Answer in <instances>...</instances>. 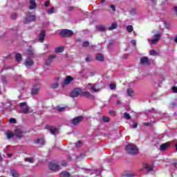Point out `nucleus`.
I'll list each match as a JSON object with an SVG mask.
<instances>
[{"instance_id":"nucleus-32","label":"nucleus","mask_w":177,"mask_h":177,"mask_svg":"<svg viewBox=\"0 0 177 177\" xmlns=\"http://www.w3.org/2000/svg\"><path fill=\"white\" fill-rule=\"evenodd\" d=\"M25 161H26L27 162H30V164H32L35 162V160L32 158H26Z\"/></svg>"},{"instance_id":"nucleus-29","label":"nucleus","mask_w":177,"mask_h":177,"mask_svg":"<svg viewBox=\"0 0 177 177\" xmlns=\"http://www.w3.org/2000/svg\"><path fill=\"white\" fill-rule=\"evenodd\" d=\"M36 143H38L39 145H41L44 146L45 145V140L44 138H39L37 139Z\"/></svg>"},{"instance_id":"nucleus-38","label":"nucleus","mask_w":177,"mask_h":177,"mask_svg":"<svg viewBox=\"0 0 177 177\" xmlns=\"http://www.w3.org/2000/svg\"><path fill=\"white\" fill-rule=\"evenodd\" d=\"M1 81L3 85H8V80H6V77H5V76H1Z\"/></svg>"},{"instance_id":"nucleus-18","label":"nucleus","mask_w":177,"mask_h":177,"mask_svg":"<svg viewBox=\"0 0 177 177\" xmlns=\"http://www.w3.org/2000/svg\"><path fill=\"white\" fill-rule=\"evenodd\" d=\"M170 145L171 144L169 142H166L165 144H162L160 145V151H165V150L169 148Z\"/></svg>"},{"instance_id":"nucleus-53","label":"nucleus","mask_w":177,"mask_h":177,"mask_svg":"<svg viewBox=\"0 0 177 177\" xmlns=\"http://www.w3.org/2000/svg\"><path fill=\"white\" fill-rule=\"evenodd\" d=\"M110 115H115V111H109Z\"/></svg>"},{"instance_id":"nucleus-54","label":"nucleus","mask_w":177,"mask_h":177,"mask_svg":"<svg viewBox=\"0 0 177 177\" xmlns=\"http://www.w3.org/2000/svg\"><path fill=\"white\" fill-rule=\"evenodd\" d=\"M165 26L166 28H167V30H169V24H168V22H165Z\"/></svg>"},{"instance_id":"nucleus-49","label":"nucleus","mask_w":177,"mask_h":177,"mask_svg":"<svg viewBox=\"0 0 177 177\" xmlns=\"http://www.w3.org/2000/svg\"><path fill=\"white\" fill-rule=\"evenodd\" d=\"M131 44H132V45H133L134 46H136V40L132 39L131 41Z\"/></svg>"},{"instance_id":"nucleus-44","label":"nucleus","mask_w":177,"mask_h":177,"mask_svg":"<svg viewBox=\"0 0 177 177\" xmlns=\"http://www.w3.org/2000/svg\"><path fill=\"white\" fill-rule=\"evenodd\" d=\"M83 46L84 48H86V47L89 46V41H84V42H83Z\"/></svg>"},{"instance_id":"nucleus-3","label":"nucleus","mask_w":177,"mask_h":177,"mask_svg":"<svg viewBox=\"0 0 177 177\" xmlns=\"http://www.w3.org/2000/svg\"><path fill=\"white\" fill-rule=\"evenodd\" d=\"M37 17H35V15L31 14V12H28L26 18L24 21V24H28V23H31V21H35Z\"/></svg>"},{"instance_id":"nucleus-22","label":"nucleus","mask_w":177,"mask_h":177,"mask_svg":"<svg viewBox=\"0 0 177 177\" xmlns=\"http://www.w3.org/2000/svg\"><path fill=\"white\" fill-rule=\"evenodd\" d=\"M55 52L56 53H62V52H64V47H63V46H59V47H58V48H56L55 49Z\"/></svg>"},{"instance_id":"nucleus-43","label":"nucleus","mask_w":177,"mask_h":177,"mask_svg":"<svg viewBox=\"0 0 177 177\" xmlns=\"http://www.w3.org/2000/svg\"><path fill=\"white\" fill-rule=\"evenodd\" d=\"M76 147H81L82 146V142L81 141H78L76 145Z\"/></svg>"},{"instance_id":"nucleus-17","label":"nucleus","mask_w":177,"mask_h":177,"mask_svg":"<svg viewBox=\"0 0 177 177\" xmlns=\"http://www.w3.org/2000/svg\"><path fill=\"white\" fill-rule=\"evenodd\" d=\"M30 10H34V9H37V3H35V0H30Z\"/></svg>"},{"instance_id":"nucleus-6","label":"nucleus","mask_w":177,"mask_h":177,"mask_svg":"<svg viewBox=\"0 0 177 177\" xmlns=\"http://www.w3.org/2000/svg\"><path fill=\"white\" fill-rule=\"evenodd\" d=\"M73 34V31L67 29L62 30L59 32V35H61L62 37H72Z\"/></svg>"},{"instance_id":"nucleus-31","label":"nucleus","mask_w":177,"mask_h":177,"mask_svg":"<svg viewBox=\"0 0 177 177\" xmlns=\"http://www.w3.org/2000/svg\"><path fill=\"white\" fill-rule=\"evenodd\" d=\"M27 55L28 56H34V50H32V48H29L28 50H27Z\"/></svg>"},{"instance_id":"nucleus-37","label":"nucleus","mask_w":177,"mask_h":177,"mask_svg":"<svg viewBox=\"0 0 177 177\" xmlns=\"http://www.w3.org/2000/svg\"><path fill=\"white\" fill-rule=\"evenodd\" d=\"M48 15H53V13H55V8L53 7L50 9L47 10Z\"/></svg>"},{"instance_id":"nucleus-9","label":"nucleus","mask_w":177,"mask_h":177,"mask_svg":"<svg viewBox=\"0 0 177 177\" xmlns=\"http://www.w3.org/2000/svg\"><path fill=\"white\" fill-rule=\"evenodd\" d=\"M141 171H145L147 174H149V172H151V171H153V166L148 165L147 163H144Z\"/></svg>"},{"instance_id":"nucleus-57","label":"nucleus","mask_w":177,"mask_h":177,"mask_svg":"<svg viewBox=\"0 0 177 177\" xmlns=\"http://www.w3.org/2000/svg\"><path fill=\"white\" fill-rule=\"evenodd\" d=\"M68 10V12H71L72 10H74V7H71V6L69 7Z\"/></svg>"},{"instance_id":"nucleus-8","label":"nucleus","mask_w":177,"mask_h":177,"mask_svg":"<svg viewBox=\"0 0 177 177\" xmlns=\"http://www.w3.org/2000/svg\"><path fill=\"white\" fill-rule=\"evenodd\" d=\"M39 89H41V85L39 84L34 85L31 90V95L32 96H35V95H38L39 92Z\"/></svg>"},{"instance_id":"nucleus-62","label":"nucleus","mask_w":177,"mask_h":177,"mask_svg":"<svg viewBox=\"0 0 177 177\" xmlns=\"http://www.w3.org/2000/svg\"><path fill=\"white\" fill-rule=\"evenodd\" d=\"M174 10L175 13H176V15H177V7H174Z\"/></svg>"},{"instance_id":"nucleus-36","label":"nucleus","mask_w":177,"mask_h":177,"mask_svg":"<svg viewBox=\"0 0 177 177\" xmlns=\"http://www.w3.org/2000/svg\"><path fill=\"white\" fill-rule=\"evenodd\" d=\"M51 88L53 89H57V88H59V83L56 82V83H53L51 84Z\"/></svg>"},{"instance_id":"nucleus-4","label":"nucleus","mask_w":177,"mask_h":177,"mask_svg":"<svg viewBox=\"0 0 177 177\" xmlns=\"http://www.w3.org/2000/svg\"><path fill=\"white\" fill-rule=\"evenodd\" d=\"M48 168L50 171H59L60 169V166L59 165V162L53 161L49 163Z\"/></svg>"},{"instance_id":"nucleus-52","label":"nucleus","mask_w":177,"mask_h":177,"mask_svg":"<svg viewBox=\"0 0 177 177\" xmlns=\"http://www.w3.org/2000/svg\"><path fill=\"white\" fill-rule=\"evenodd\" d=\"M172 91L174 93H177V87L176 86H173L172 87Z\"/></svg>"},{"instance_id":"nucleus-23","label":"nucleus","mask_w":177,"mask_h":177,"mask_svg":"<svg viewBox=\"0 0 177 177\" xmlns=\"http://www.w3.org/2000/svg\"><path fill=\"white\" fill-rule=\"evenodd\" d=\"M10 175L12 177H19V176H20V174H19V172H17V171H16V170H11L10 171Z\"/></svg>"},{"instance_id":"nucleus-24","label":"nucleus","mask_w":177,"mask_h":177,"mask_svg":"<svg viewBox=\"0 0 177 177\" xmlns=\"http://www.w3.org/2000/svg\"><path fill=\"white\" fill-rule=\"evenodd\" d=\"M117 23L114 22L108 28V30H109V31H113V30H115V28H117Z\"/></svg>"},{"instance_id":"nucleus-61","label":"nucleus","mask_w":177,"mask_h":177,"mask_svg":"<svg viewBox=\"0 0 177 177\" xmlns=\"http://www.w3.org/2000/svg\"><path fill=\"white\" fill-rule=\"evenodd\" d=\"M171 106H172V107H176V103H175V102L171 103Z\"/></svg>"},{"instance_id":"nucleus-42","label":"nucleus","mask_w":177,"mask_h":177,"mask_svg":"<svg viewBox=\"0 0 177 177\" xmlns=\"http://www.w3.org/2000/svg\"><path fill=\"white\" fill-rule=\"evenodd\" d=\"M17 17V14L16 12H13L12 15H11V19H15Z\"/></svg>"},{"instance_id":"nucleus-51","label":"nucleus","mask_w":177,"mask_h":177,"mask_svg":"<svg viewBox=\"0 0 177 177\" xmlns=\"http://www.w3.org/2000/svg\"><path fill=\"white\" fill-rule=\"evenodd\" d=\"M110 8H111V9H112L113 12H115V6L111 5Z\"/></svg>"},{"instance_id":"nucleus-27","label":"nucleus","mask_w":177,"mask_h":177,"mask_svg":"<svg viewBox=\"0 0 177 177\" xmlns=\"http://www.w3.org/2000/svg\"><path fill=\"white\" fill-rule=\"evenodd\" d=\"M60 177H70V173L67 172V171H62L60 174H59Z\"/></svg>"},{"instance_id":"nucleus-30","label":"nucleus","mask_w":177,"mask_h":177,"mask_svg":"<svg viewBox=\"0 0 177 177\" xmlns=\"http://www.w3.org/2000/svg\"><path fill=\"white\" fill-rule=\"evenodd\" d=\"M127 95L128 96H133L135 95V93L133 92V90L132 88L127 89Z\"/></svg>"},{"instance_id":"nucleus-15","label":"nucleus","mask_w":177,"mask_h":177,"mask_svg":"<svg viewBox=\"0 0 177 177\" xmlns=\"http://www.w3.org/2000/svg\"><path fill=\"white\" fill-rule=\"evenodd\" d=\"M88 86L87 88V89H88V91H91V92H99L100 91V89L97 88L96 86H95V85L89 83Z\"/></svg>"},{"instance_id":"nucleus-35","label":"nucleus","mask_w":177,"mask_h":177,"mask_svg":"<svg viewBox=\"0 0 177 177\" xmlns=\"http://www.w3.org/2000/svg\"><path fill=\"white\" fill-rule=\"evenodd\" d=\"M83 96H85L86 97H93V95H91V94L88 91L84 92Z\"/></svg>"},{"instance_id":"nucleus-46","label":"nucleus","mask_w":177,"mask_h":177,"mask_svg":"<svg viewBox=\"0 0 177 177\" xmlns=\"http://www.w3.org/2000/svg\"><path fill=\"white\" fill-rule=\"evenodd\" d=\"M9 122L12 124H16V119L15 118H10Z\"/></svg>"},{"instance_id":"nucleus-63","label":"nucleus","mask_w":177,"mask_h":177,"mask_svg":"<svg viewBox=\"0 0 177 177\" xmlns=\"http://www.w3.org/2000/svg\"><path fill=\"white\" fill-rule=\"evenodd\" d=\"M145 125H146L147 127H149V125H150V123L149 122L145 123Z\"/></svg>"},{"instance_id":"nucleus-5","label":"nucleus","mask_w":177,"mask_h":177,"mask_svg":"<svg viewBox=\"0 0 177 177\" xmlns=\"http://www.w3.org/2000/svg\"><path fill=\"white\" fill-rule=\"evenodd\" d=\"M152 39H148L147 41L149 44L152 45H156L160 41V38H161V34H155Z\"/></svg>"},{"instance_id":"nucleus-20","label":"nucleus","mask_w":177,"mask_h":177,"mask_svg":"<svg viewBox=\"0 0 177 177\" xmlns=\"http://www.w3.org/2000/svg\"><path fill=\"white\" fill-rule=\"evenodd\" d=\"M15 135L17 138H23V132L20 129H16L15 131Z\"/></svg>"},{"instance_id":"nucleus-16","label":"nucleus","mask_w":177,"mask_h":177,"mask_svg":"<svg viewBox=\"0 0 177 177\" xmlns=\"http://www.w3.org/2000/svg\"><path fill=\"white\" fill-rule=\"evenodd\" d=\"M24 65L26 67H31V66L34 65V61L31 58L28 57L25 61Z\"/></svg>"},{"instance_id":"nucleus-12","label":"nucleus","mask_w":177,"mask_h":177,"mask_svg":"<svg viewBox=\"0 0 177 177\" xmlns=\"http://www.w3.org/2000/svg\"><path fill=\"white\" fill-rule=\"evenodd\" d=\"M46 129H48L51 133V135H56V132L59 131L56 127L53 126H46Z\"/></svg>"},{"instance_id":"nucleus-56","label":"nucleus","mask_w":177,"mask_h":177,"mask_svg":"<svg viewBox=\"0 0 177 177\" xmlns=\"http://www.w3.org/2000/svg\"><path fill=\"white\" fill-rule=\"evenodd\" d=\"M147 1H148V2H151V3H153V4L157 2L156 0H147Z\"/></svg>"},{"instance_id":"nucleus-45","label":"nucleus","mask_w":177,"mask_h":177,"mask_svg":"<svg viewBox=\"0 0 177 177\" xmlns=\"http://www.w3.org/2000/svg\"><path fill=\"white\" fill-rule=\"evenodd\" d=\"M65 109H66V107H62V106L57 107L58 111H64Z\"/></svg>"},{"instance_id":"nucleus-40","label":"nucleus","mask_w":177,"mask_h":177,"mask_svg":"<svg viewBox=\"0 0 177 177\" xmlns=\"http://www.w3.org/2000/svg\"><path fill=\"white\" fill-rule=\"evenodd\" d=\"M149 55L151 56H156V55H157V52H156L154 50H151L149 51Z\"/></svg>"},{"instance_id":"nucleus-58","label":"nucleus","mask_w":177,"mask_h":177,"mask_svg":"<svg viewBox=\"0 0 177 177\" xmlns=\"http://www.w3.org/2000/svg\"><path fill=\"white\" fill-rule=\"evenodd\" d=\"M133 176V174H126L124 175V177H132Z\"/></svg>"},{"instance_id":"nucleus-1","label":"nucleus","mask_w":177,"mask_h":177,"mask_svg":"<svg viewBox=\"0 0 177 177\" xmlns=\"http://www.w3.org/2000/svg\"><path fill=\"white\" fill-rule=\"evenodd\" d=\"M125 151L127 154H131V156H136L138 154L139 149L138 147L133 144H129L125 147Z\"/></svg>"},{"instance_id":"nucleus-64","label":"nucleus","mask_w":177,"mask_h":177,"mask_svg":"<svg viewBox=\"0 0 177 177\" xmlns=\"http://www.w3.org/2000/svg\"><path fill=\"white\" fill-rule=\"evenodd\" d=\"M174 41H175V42L177 43V36H176V38L174 39Z\"/></svg>"},{"instance_id":"nucleus-28","label":"nucleus","mask_w":177,"mask_h":177,"mask_svg":"<svg viewBox=\"0 0 177 177\" xmlns=\"http://www.w3.org/2000/svg\"><path fill=\"white\" fill-rule=\"evenodd\" d=\"M96 30L97 31H104L106 30V28L104 27V26L100 25L96 26Z\"/></svg>"},{"instance_id":"nucleus-59","label":"nucleus","mask_w":177,"mask_h":177,"mask_svg":"<svg viewBox=\"0 0 177 177\" xmlns=\"http://www.w3.org/2000/svg\"><path fill=\"white\" fill-rule=\"evenodd\" d=\"M138 127V123H134L132 126V128H137Z\"/></svg>"},{"instance_id":"nucleus-47","label":"nucleus","mask_w":177,"mask_h":177,"mask_svg":"<svg viewBox=\"0 0 177 177\" xmlns=\"http://www.w3.org/2000/svg\"><path fill=\"white\" fill-rule=\"evenodd\" d=\"M50 3V1L47 0L45 3H44V6H46V8H48V6H49Z\"/></svg>"},{"instance_id":"nucleus-48","label":"nucleus","mask_w":177,"mask_h":177,"mask_svg":"<svg viewBox=\"0 0 177 177\" xmlns=\"http://www.w3.org/2000/svg\"><path fill=\"white\" fill-rule=\"evenodd\" d=\"M86 62L87 63H89V62H92V58H91V57H87L86 58Z\"/></svg>"},{"instance_id":"nucleus-25","label":"nucleus","mask_w":177,"mask_h":177,"mask_svg":"<svg viewBox=\"0 0 177 177\" xmlns=\"http://www.w3.org/2000/svg\"><path fill=\"white\" fill-rule=\"evenodd\" d=\"M6 135L7 136V138H8V139H12V138H13V136H15V133H13V132H11V131H7L6 133Z\"/></svg>"},{"instance_id":"nucleus-34","label":"nucleus","mask_w":177,"mask_h":177,"mask_svg":"<svg viewBox=\"0 0 177 177\" xmlns=\"http://www.w3.org/2000/svg\"><path fill=\"white\" fill-rule=\"evenodd\" d=\"M126 28L128 32H132V31H133V26H132V25L127 26Z\"/></svg>"},{"instance_id":"nucleus-21","label":"nucleus","mask_w":177,"mask_h":177,"mask_svg":"<svg viewBox=\"0 0 177 177\" xmlns=\"http://www.w3.org/2000/svg\"><path fill=\"white\" fill-rule=\"evenodd\" d=\"M96 59L98 60V62H104V56H103L102 54H97Z\"/></svg>"},{"instance_id":"nucleus-41","label":"nucleus","mask_w":177,"mask_h":177,"mask_svg":"<svg viewBox=\"0 0 177 177\" xmlns=\"http://www.w3.org/2000/svg\"><path fill=\"white\" fill-rule=\"evenodd\" d=\"M109 88L110 89H111L112 91H114V89H115V88H117V86H115V84H111L109 85Z\"/></svg>"},{"instance_id":"nucleus-60","label":"nucleus","mask_w":177,"mask_h":177,"mask_svg":"<svg viewBox=\"0 0 177 177\" xmlns=\"http://www.w3.org/2000/svg\"><path fill=\"white\" fill-rule=\"evenodd\" d=\"M55 80L57 82H59V81H60V78L59 77H55Z\"/></svg>"},{"instance_id":"nucleus-10","label":"nucleus","mask_w":177,"mask_h":177,"mask_svg":"<svg viewBox=\"0 0 177 177\" xmlns=\"http://www.w3.org/2000/svg\"><path fill=\"white\" fill-rule=\"evenodd\" d=\"M82 92V90L80 88H75L71 93V97H78L80 96V94Z\"/></svg>"},{"instance_id":"nucleus-33","label":"nucleus","mask_w":177,"mask_h":177,"mask_svg":"<svg viewBox=\"0 0 177 177\" xmlns=\"http://www.w3.org/2000/svg\"><path fill=\"white\" fill-rule=\"evenodd\" d=\"M123 117L124 118H125V120H131V115H129V113H128L127 112H125L123 114Z\"/></svg>"},{"instance_id":"nucleus-19","label":"nucleus","mask_w":177,"mask_h":177,"mask_svg":"<svg viewBox=\"0 0 177 177\" xmlns=\"http://www.w3.org/2000/svg\"><path fill=\"white\" fill-rule=\"evenodd\" d=\"M55 57H56L55 55H50L45 62L46 66H50V64H52V60H53Z\"/></svg>"},{"instance_id":"nucleus-7","label":"nucleus","mask_w":177,"mask_h":177,"mask_svg":"<svg viewBox=\"0 0 177 177\" xmlns=\"http://www.w3.org/2000/svg\"><path fill=\"white\" fill-rule=\"evenodd\" d=\"M72 81H74V77L70 75L66 76L65 80L62 84V88H64V86H67V85H69V84L72 82Z\"/></svg>"},{"instance_id":"nucleus-14","label":"nucleus","mask_w":177,"mask_h":177,"mask_svg":"<svg viewBox=\"0 0 177 177\" xmlns=\"http://www.w3.org/2000/svg\"><path fill=\"white\" fill-rule=\"evenodd\" d=\"M140 63L143 66H149V64H150V59H149V58H147V57H143L140 58Z\"/></svg>"},{"instance_id":"nucleus-26","label":"nucleus","mask_w":177,"mask_h":177,"mask_svg":"<svg viewBox=\"0 0 177 177\" xmlns=\"http://www.w3.org/2000/svg\"><path fill=\"white\" fill-rule=\"evenodd\" d=\"M22 57L21 55L19 53H15V59L16 62H20L21 61Z\"/></svg>"},{"instance_id":"nucleus-11","label":"nucleus","mask_w":177,"mask_h":177,"mask_svg":"<svg viewBox=\"0 0 177 177\" xmlns=\"http://www.w3.org/2000/svg\"><path fill=\"white\" fill-rule=\"evenodd\" d=\"M84 118L82 116H77L71 120L72 125H78L82 121Z\"/></svg>"},{"instance_id":"nucleus-2","label":"nucleus","mask_w":177,"mask_h":177,"mask_svg":"<svg viewBox=\"0 0 177 177\" xmlns=\"http://www.w3.org/2000/svg\"><path fill=\"white\" fill-rule=\"evenodd\" d=\"M21 106V111L24 114H28V113H32L31 108L27 105V102H21L19 104Z\"/></svg>"},{"instance_id":"nucleus-55","label":"nucleus","mask_w":177,"mask_h":177,"mask_svg":"<svg viewBox=\"0 0 177 177\" xmlns=\"http://www.w3.org/2000/svg\"><path fill=\"white\" fill-rule=\"evenodd\" d=\"M62 167H66V165H67V162H66V161H62Z\"/></svg>"},{"instance_id":"nucleus-39","label":"nucleus","mask_w":177,"mask_h":177,"mask_svg":"<svg viewBox=\"0 0 177 177\" xmlns=\"http://www.w3.org/2000/svg\"><path fill=\"white\" fill-rule=\"evenodd\" d=\"M102 120L104 121V122H109L110 121V118L107 116H104L102 118Z\"/></svg>"},{"instance_id":"nucleus-13","label":"nucleus","mask_w":177,"mask_h":177,"mask_svg":"<svg viewBox=\"0 0 177 177\" xmlns=\"http://www.w3.org/2000/svg\"><path fill=\"white\" fill-rule=\"evenodd\" d=\"M46 36V32H45V30H41L39 35L38 41H39V42H44Z\"/></svg>"},{"instance_id":"nucleus-50","label":"nucleus","mask_w":177,"mask_h":177,"mask_svg":"<svg viewBox=\"0 0 177 177\" xmlns=\"http://www.w3.org/2000/svg\"><path fill=\"white\" fill-rule=\"evenodd\" d=\"M95 174L97 176H99V175H100V174H102V171L100 169L95 170Z\"/></svg>"}]
</instances>
